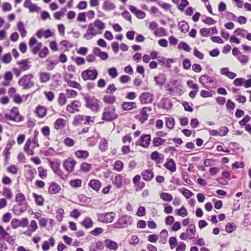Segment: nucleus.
<instances>
[{"label":"nucleus","instance_id":"obj_1","mask_svg":"<svg viewBox=\"0 0 251 251\" xmlns=\"http://www.w3.org/2000/svg\"><path fill=\"white\" fill-rule=\"evenodd\" d=\"M105 28V24L100 20H96L94 23L88 25V29L83 37L86 40H90L97 34H101Z\"/></svg>","mask_w":251,"mask_h":251},{"label":"nucleus","instance_id":"obj_2","mask_svg":"<svg viewBox=\"0 0 251 251\" xmlns=\"http://www.w3.org/2000/svg\"><path fill=\"white\" fill-rule=\"evenodd\" d=\"M118 117V114L116 112V108L112 105L106 106L103 109L101 119L110 122L116 119Z\"/></svg>","mask_w":251,"mask_h":251},{"label":"nucleus","instance_id":"obj_3","mask_svg":"<svg viewBox=\"0 0 251 251\" xmlns=\"http://www.w3.org/2000/svg\"><path fill=\"white\" fill-rule=\"evenodd\" d=\"M91 122L94 123V120L90 116L78 114L74 116L72 124L75 127H78L88 125Z\"/></svg>","mask_w":251,"mask_h":251},{"label":"nucleus","instance_id":"obj_4","mask_svg":"<svg viewBox=\"0 0 251 251\" xmlns=\"http://www.w3.org/2000/svg\"><path fill=\"white\" fill-rule=\"evenodd\" d=\"M85 106L94 113L100 111V101L95 97H84Z\"/></svg>","mask_w":251,"mask_h":251},{"label":"nucleus","instance_id":"obj_5","mask_svg":"<svg viewBox=\"0 0 251 251\" xmlns=\"http://www.w3.org/2000/svg\"><path fill=\"white\" fill-rule=\"evenodd\" d=\"M33 77L32 74L25 75L19 80L18 83L23 89H28L34 85V82L31 81Z\"/></svg>","mask_w":251,"mask_h":251},{"label":"nucleus","instance_id":"obj_6","mask_svg":"<svg viewBox=\"0 0 251 251\" xmlns=\"http://www.w3.org/2000/svg\"><path fill=\"white\" fill-rule=\"evenodd\" d=\"M77 161L73 157H69L63 161V167L68 173L70 174L75 171Z\"/></svg>","mask_w":251,"mask_h":251},{"label":"nucleus","instance_id":"obj_7","mask_svg":"<svg viewBox=\"0 0 251 251\" xmlns=\"http://www.w3.org/2000/svg\"><path fill=\"white\" fill-rule=\"evenodd\" d=\"M82 107L81 102L78 100H75L67 105L66 110L71 114L79 112Z\"/></svg>","mask_w":251,"mask_h":251},{"label":"nucleus","instance_id":"obj_8","mask_svg":"<svg viewBox=\"0 0 251 251\" xmlns=\"http://www.w3.org/2000/svg\"><path fill=\"white\" fill-rule=\"evenodd\" d=\"M81 76L85 81L88 80H94L98 76V72L95 69L93 70L87 69L81 73Z\"/></svg>","mask_w":251,"mask_h":251},{"label":"nucleus","instance_id":"obj_9","mask_svg":"<svg viewBox=\"0 0 251 251\" xmlns=\"http://www.w3.org/2000/svg\"><path fill=\"white\" fill-rule=\"evenodd\" d=\"M116 214L112 212L98 215V221L103 223H111L114 220Z\"/></svg>","mask_w":251,"mask_h":251},{"label":"nucleus","instance_id":"obj_10","mask_svg":"<svg viewBox=\"0 0 251 251\" xmlns=\"http://www.w3.org/2000/svg\"><path fill=\"white\" fill-rule=\"evenodd\" d=\"M151 141V136L150 134H143L138 140L136 144L145 149H148L150 147Z\"/></svg>","mask_w":251,"mask_h":251},{"label":"nucleus","instance_id":"obj_11","mask_svg":"<svg viewBox=\"0 0 251 251\" xmlns=\"http://www.w3.org/2000/svg\"><path fill=\"white\" fill-rule=\"evenodd\" d=\"M29 224L27 218H23L21 220L14 218L11 222V226L13 229H17L19 227H25Z\"/></svg>","mask_w":251,"mask_h":251},{"label":"nucleus","instance_id":"obj_12","mask_svg":"<svg viewBox=\"0 0 251 251\" xmlns=\"http://www.w3.org/2000/svg\"><path fill=\"white\" fill-rule=\"evenodd\" d=\"M130 217L123 216L120 217L117 222L114 223L113 226L115 228H122L127 226L129 224Z\"/></svg>","mask_w":251,"mask_h":251},{"label":"nucleus","instance_id":"obj_13","mask_svg":"<svg viewBox=\"0 0 251 251\" xmlns=\"http://www.w3.org/2000/svg\"><path fill=\"white\" fill-rule=\"evenodd\" d=\"M36 146L33 144L31 138H28L25 144L24 151L28 155H33L34 154V149Z\"/></svg>","mask_w":251,"mask_h":251},{"label":"nucleus","instance_id":"obj_14","mask_svg":"<svg viewBox=\"0 0 251 251\" xmlns=\"http://www.w3.org/2000/svg\"><path fill=\"white\" fill-rule=\"evenodd\" d=\"M152 108L151 107H144L142 108L138 115V119L142 123H144L147 121L149 118V115L147 113L148 111H151Z\"/></svg>","mask_w":251,"mask_h":251},{"label":"nucleus","instance_id":"obj_15","mask_svg":"<svg viewBox=\"0 0 251 251\" xmlns=\"http://www.w3.org/2000/svg\"><path fill=\"white\" fill-rule=\"evenodd\" d=\"M153 95L148 92H144L139 96V100L141 104L151 103L153 101Z\"/></svg>","mask_w":251,"mask_h":251},{"label":"nucleus","instance_id":"obj_16","mask_svg":"<svg viewBox=\"0 0 251 251\" xmlns=\"http://www.w3.org/2000/svg\"><path fill=\"white\" fill-rule=\"evenodd\" d=\"M48 108L43 105L39 104L35 109V113L39 118H43L47 116Z\"/></svg>","mask_w":251,"mask_h":251},{"label":"nucleus","instance_id":"obj_17","mask_svg":"<svg viewBox=\"0 0 251 251\" xmlns=\"http://www.w3.org/2000/svg\"><path fill=\"white\" fill-rule=\"evenodd\" d=\"M60 186L55 182H51L49 183L48 193L50 195L58 194L61 191Z\"/></svg>","mask_w":251,"mask_h":251},{"label":"nucleus","instance_id":"obj_18","mask_svg":"<svg viewBox=\"0 0 251 251\" xmlns=\"http://www.w3.org/2000/svg\"><path fill=\"white\" fill-rule=\"evenodd\" d=\"M128 9L130 11L134 14L138 19H143L146 16V13L144 11L138 9L135 6L133 5H129Z\"/></svg>","mask_w":251,"mask_h":251},{"label":"nucleus","instance_id":"obj_19","mask_svg":"<svg viewBox=\"0 0 251 251\" xmlns=\"http://www.w3.org/2000/svg\"><path fill=\"white\" fill-rule=\"evenodd\" d=\"M74 154L77 159L83 160H85L87 159L90 155V153L88 151L83 150H76L74 152Z\"/></svg>","mask_w":251,"mask_h":251},{"label":"nucleus","instance_id":"obj_20","mask_svg":"<svg viewBox=\"0 0 251 251\" xmlns=\"http://www.w3.org/2000/svg\"><path fill=\"white\" fill-rule=\"evenodd\" d=\"M143 179L146 181H151L154 176L152 169L143 170L141 173Z\"/></svg>","mask_w":251,"mask_h":251},{"label":"nucleus","instance_id":"obj_21","mask_svg":"<svg viewBox=\"0 0 251 251\" xmlns=\"http://www.w3.org/2000/svg\"><path fill=\"white\" fill-rule=\"evenodd\" d=\"M38 228L37 223L35 220H31L28 226V230L24 231L23 234L25 235L31 236V233L35 232Z\"/></svg>","mask_w":251,"mask_h":251},{"label":"nucleus","instance_id":"obj_22","mask_svg":"<svg viewBox=\"0 0 251 251\" xmlns=\"http://www.w3.org/2000/svg\"><path fill=\"white\" fill-rule=\"evenodd\" d=\"M151 158L156 164H161L164 161V155L157 151H154L151 154Z\"/></svg>","mask_w":251,"mask_h":251},{"label":"nucleus","instance_id":"obj_23","mask_svg":"<svg viewBox=\"0 0 251 251\" xmlns=\"http://www.w3.org/2000/svg\"><path fill=\"white\" fill-rule=\"evenodd\" d=\"M200 83L202 84L204 88H208V87L206 86V84L212 83L214 80L212 77L206 75H203L201 76L199 79Z\"/></svg>","mask_w":251,"mask_h":251},{"label":"nucleus","instance_id":"obj_24","mask_svg":"<svg viewBox=\"0 0 251 251\" xmlns=\"http://www.w3.org/2000/svg\"><path fill=\"white\" fill-rule=\"evenodd\" d=\"M121 107L124 111H130L137 108V104L134 101H124Z\"/></svg>","mask_w":251,"mask_h":251},{"label":"nucleus","instance_id":"obj_25","mask_svg":"<svg viewBox=\"0 0 251 251\" xmlns=\"http://www.w3.org/2000/svg\"><path fill=\"white\" fill-rule=\"evenodd\" d=\"M92 169V164L86 162H83L80 164L78 171L81 173L86 174L91 171Z\"/></svg>","mask_w":251,"mask_h":251},{"label":"nucleus","instance_id":"obj_26","mask_svg":"<svg viewBox=\"0 0 251 251\" xmlns=\"http://www.w3.org/2000/svg\"><path fill=\"white\" fill-rule=\"evenodd\" d=\"M67 124L66 121L61 118H59L56 120L53 124V127L55 129L58 130L64 128Z\"/></svg>","mask_w":251,"mask_h":251},{"label":"nucleus","instance_id":"obj_27","mask_svg":"<svg viewBox=\"0 0 251 251\" xmlns=\"http://www.w3.org/2000/svg\"><path fill=\"white\" fill-rule=\"evenodd\" d=\"M39 81L41 83H46L51 78L50 74L46 72H40L39 74Z\"/></svg>","mask_w":251,"mask_h":251},{"label":"nucleus","instance_id":"obj_28","mask_svg":"<svg viewBox=\"0 0 251 251\" xmlns=\"http://www.w3.org/2000/svg\"><path fill=\"white\" fill-rule=\"evenodd\" d=\"M112 183L116 188L120 189L122 188L123 183V176L121 174H117L112 179Z\"/></svg>","mask_w":251,"mask_h":251},{"label":"nucleus","instance_id":"obj_29","mask_svg":"<svg viewBox=\"0 0 251 251\" xmlns=\"http://www.w3.org/2000/svg\"><path fill=\"white\" fill-rule=\"evenodd\" d=\"M32 197L34 200L35 204L39 206H43L44 205L45 198L42 195L35 193H32Z\"/></svg>","mask_w":251,"mask_h":251},{"label":"nucleus","instance_id":"obj_30","mask_svg":"<svg viewBox=\"0 0 251 251\" xmlns=\"http://www.w3.org/2000/svg\"><path fill=\"white\" fill-rule=\"evenodd\" d=\"M101 185V182L99 180L96 179L90 180L88 183V186L96 192H98L100 190Z\"/></svg>","mask_w":251,"mask_h":251},{"label":"nucleus","instance_id":"obj_31","mask_svg":"<svg viewBox=\"0 0 251 251\" xmlns=\"http://www.w3.org/2000/svg\"><path fill=\"white\" fill-rule=\"evenodd\" d=\"M164 166L166 169L172 172H175L176 170V164L174 160L172 158L167 159Z\"/></svg>","mask_w":251,"mask_h":251},{"label":"nucleus","instance_id":"obj_32","mask_svg":"<svg viewBox=\"0 0 251 251\" xmlns=\"http://www.w3.org/2000/svg\"><path fill=\"white\" fill-rule=\"evenodd\" d=\"M29 62L28 59L21 60L17 62V64L19 66L20 69L23 71H25L29 69L30 66L29 65Z\"/></svg>","mask_w":251,"mask_h":251},{"label":"nucleus","instance_id":"obj_33","mask_svg":"<svg viewBox=\"0 0 251 251\" xmlns=\"http://www.w3.org/2000/svg\"><path fill=\"white\" fill-rule=\"evenodd\" d=\"M50 166L54 173L63 178L62 176L63 175V173L60 168V164L59 163L51 162Z\"/></svg>","mask_w":251,"mask_h":251},{"label":"nucleus","instance_id":"obj_34","mask_svg":"<svg viewBox=\"0 0 251 251\" xmlns=\"http://www.w3.org/2000/svg\"><path fill=\"white\" fill-rule=\"evenodd\" d=\"M10 113L14 117V118H17L18 121L16 123L21 122L24 121V117L22 116L19 111V109L17 107H13L10 110Z\"/></svg>","mask_w":251,"mask_h":251},{"label":"nucleus","instance_id":"obj_35","mask_svg":"<svg viewBox=\"0 0 251 251\" xmlns=\"http://www.w3.org/2000/svg\"><path fill=\"white\" fill-rule=\"evenodd\" d=\"M104 242L106 248L110 250L116 251L118 248V244L110 239H106Z\"/></svg>","mask_w":251,"mask_h":251},{"label":"nucleus","instance_id":"obj_36","mask_svg":"<svg viewBox=\"0 0 251 251\" xmlns=\"http://www.w3.org/2000/svg\"><path fill=\"white\" fill-rule=\"evenodd\" d=\"M55 240L53 237H50L49 241H44L42 245V249L44 251H48L50 247V245L51 247H53L55 245Z\"/></svg>","mask_w":251,"mask_h":251},{"label":"nucleus","instance_id":"obj_37","mask_svg":"<svg viewBox=\"0 0 251 251\" xmlns=\"http://www.w3.org/2000/svg\"><path fill=\"white\" fill-rule=\"evenodd\" d=\"M80 224L85 229H89L93 227L94 223L90 217H86L80 223Z\"/></svg>","mask_w":251,"mask_h":251},{"label":"nucleus","instance_id":"obj_38","mask_svg":"<svg viewBox=\"0 0 251 251\" xmlns=\"http://www.w3.org/2000/svg\"><path fill=\"white\" fill-rule=\"evenodd\" d=\"M69 183L72 188L76 189L82 186V180L78 178L73 179H71Z\"/></svg>","mask_w":251,"mask_h":251},{"label":"nucleus","instance_id":"obj_39","mask_svg":"<svg viewBox=\"0 0 251 251\" xmlns=\"http://www.w3.org/2000/svg\"><path fill=\"white\" fill-rule=\"evenodd\" d=\"M166 140L160 137H155L153 138L152 143L154 147H159L165 145Z\"/></svg>","mask_w":251,"mask_h":251},{"label":"nucleus","instance_id":"obj_40","mask_svg":"<svg viewBox=\"0 0 251 251\" xmlns=\"http://www.w3.org/2000/svg\"><path fill=\"white\" fill-rule=\"evenodd\" d=\"M196 232V227L194 225H190L187 228L186 233L188 236L189 239H192L194 238Z\"/></svg>","mask_w":251,"mask_h":251},{"label":"nucleus","instance_id":"obj_41","mask_svg":"<svg viewBox=\"0 0 251 251\" xmlns=\"http://www.w3.org/2000/svg\"><path fill=\"white\" fill-rule=\"evenodd\" d=\"M165 125L168 128H169L170 130H171L174 128L175 125V121L173 117H165Z\"/></svg>","mask_w":251,"mask_h":251},{"label":"nucleus","instance_id":"obj_42","mask_svg":"<svg viewBox=\"0 0 251 251\" xmlns=\"http://www.w3.org/2000/svg\"><path fill=\"white\" fill-rule=\"evenodd\" d=\"M102 8L105 11H110L114 10L116 8V5L111 1L106 0L104 1Z\"/></svg>","mask_w":251,"mask_h":251},{"label":"nucleus","instance_id":"obj_43","mask_svg":"<svg viewBox=\"0 0 251 251\" xmlns=\"http://www.w3.org/2000/svg\"><path fill=\"white\" fill-rule=\"evenodd\" d=\"M67 102V97L65 93H61L59 94L57 99V102L59 105L62 106L66 104Z\"/></svg>","mask_w":251,"mask_h":251},{"label":"nucleus","instance_id":"obj_44","mask_svg":"<svg viewBox=\"0 0 251 251\" xmlns=\"http://www.w3.org/2000/svg\"><path fill=\"white\" fill-rule=\"evenodd\" d=\"M116 97L115 96L105 95L102 98L103 101L108 104H112L115 102Z\"/></svg>","mask_w":251,"mask_h":251},{"label":"nucleus","instance_id":"obj_45","mask_svg":"<svg viewBox=\"0 0 251 251\" xmlns=\"http://www.w3.org/2000/svg\"><path fill=\"white\" fill-rule=\"evenodd\" d=\"M15 201L20 205L24 204L26 201L25 196L22 193H18L16 195Z\"/></svg>","mask_w":251,"mask_h":251},{"label":"nucleus","instance_id":"obj_46","mask_svg":"<svg viewBox=\"0 0 251 251\" xmlns=\"http://www.w3.org/2000/svg\"><path fill=\"white\" fill-rule=\"evenodd\" d=\"M38 176L42 179H45L48 176L47 170L43 166H40L38 168Z\"/></svg>","mask_w":251,"mask_h":251},{"label":"nucleus","instance_id":"obj_47","mask_svg":"<svg viewBox=\"0 0 251 251\" xmlns=\"http://www.w3.org/2000/svg\"><path fill=\"white\" fill-rule=\"evenodd\" d=\"M17 27L18 30L20 32L21 36L23 38H24L26 35L27 31L25 30L24 25L22 21H20L18 23Z\"/></svg>","mask_w":251,"mask_h":251},{"label":"nucleus","instance_id":"obj_48","mask_svg":"<svg viewBox=\"0 0 251 251\" xmlns=\"http://www.w3.org/2000/svg\"><path fill=\"white\" fill-rule=\"evenodd\" d=\"M155 36L159 37L166 36L167 32L166 30L163 27L157 28L153 32Z\"/></svg>","mask_w":251,"mask_h":251},{"label":"nucleus","instance_id":"obj_49","mask_svg":"<svg viewBox=\"0 0 251 251\" xmlns=\"http://www.w3.org/2000/svg\"><path fill=\"white\" fill-rule=\"evenodd\" d=\"M108 143L107 140L105 138H103L100 142L99 149L101 151L105 152L108 149Z\"/></svg>","mask_w":251,"mask_h":251},{"label":"nucleus","instance_id":"obj_50","mask_svg":"<svg viewBox=\"0 0 251 251\" xmlns=\"http://www.w3.org/2000/svg\"><path fill=\"white\" fill-rule=\"evenodd\" d=\"M160 197L161 200L164 201L170 202L173 200V196L169 193L163 192L160 195Z\"/></svg>","mask_w":251,"mask_h":251},{"label":"nucleus","instance_id":"obj_51","mask_svg":"<svg viewBox=\"0 0 251 251\" xmlns=\"http://www.w3.org/2000/svg\"><path fill=\"white\" fill-rule=\"evenodd\" d=\"M2 195L5 197L8 200H11L13 197L11 190L10 188H7L6 187H4L3 188Z\"/></svg>","mask_w":251,"mask_h":251},{"label":"nucleus","instance_id":"obj_52","mask_svg":"<svg viewBox=\"0 0 251 251\" xmlns=\"http://www.w3.org/2000/svg\"><path fill=\"white\" fill-rule=\"evenodd\" d=\"M6 171L13 175H17L18 173V169L14 164H11L6 168Z\"/></svg>","mask_w":251,"mask_h":251},{"label":"nucleus","instance_id":"obj_53","mask_svg":"<svg viewBox=\"0 0 251 251\" xmlns=\"http://www.w3.org/2000/svg\"><path fill=\"white\" fill-rule=\"evenodd\" d=\"M176 214L179 216L184 217L188 215V212L184 206H182L180 208L176 210Z\"/></svg>","mask_w":251,"mask_h":251},{"label":"nucleus","instance_id":"obj_54","mask_svg":"<svg viewBox=\"0 0 251 251\" xmlns=\"http://www.w3.org/2000/svg\"><path fill=\"white\" fill-rule=\"evenodd\" d=\"M67 85L69 87L77 89L79 91L81 90V87L80 84L78 82H77L75 81L68 80L67 81Z\"/></svg>","mask_w":251,"mask_h":251},{"label":"nucleus","instance_id":"obj_55","mask_svg":"<svg viewBox=\"0 0 251 251\" xmlns=\"http://www.w3.org/2000/svg\"><path fill=\"white\" fill-rule=\"evenodd\" d=\"M178 190L186 199L191 198L194 195L191 191L185 188H180Z\"/></svg>","mask_w":251,"mask_h":251},{"label":"nucleus","instance_id":"obj_56","mask_svg":"<svg viewBox=\"0 0 251 251\" xmlns=\"http://www.w3.org/2000/svg\"><path fill=\"white\" fill-rule=\"evenodd\" d=\"M113 168L118 172H121L124 168V163L121 160H117L114 163Z\"/></svg>","mask_w":251,"mask_h":251},{"label":"nucleus","instance_id":"obj_57","mask_svg":"<svg viewBox=\"0 0 251 251\" xmlns=\"http://www.w3.org/2000/svg\"><path fill=\"white\" fill-rule=\"evenodd\" d=\"M44 94L45 97L46 98V99H47V100L50 102L52 101L54 99L55 95H54V92L52 91H45L44 92Z\"/></svg>","mask_w":251,"mask_h":251},{"label":"nucleus","instance_id":"obj_58","mask_svg":"<svg viewBox=\"0 0 251 251\" xmlns=\"http://www.w3.org/2000/svg\"><path fill=\"white\" fill-rule=\"evenodd\" d=\"M65 91L68 98H75L78 95L77 92L73 89H67Z\"/></svg>","mask_w":251,"mask_h":251},{"label":"nucleus","instance_id":"obj_59","mask_svg":"<svg viewBox=\"0 0 251 251\" xmlns=\"http://www.w3.org/2000/svg\"><path fill=\"white\" fill-rule=\"evenodd\" d=\"M63 143L68 147H72L75 144V141L74 139L67 137L64 139Z\"/></svg>","mask_w":251,"mask_h":251},{"label":"nucleus","instance_id":"obj_60","mask_svg":"<svg viewBox=\"0 0 251 251\" xmlns=\"http://www.w3.org/2000/svg\"><path fill=\"white\" fill-rule=\"evenodd\" d=\"M64 211L63 208H59L56 211V220L60 222H61L64 218Z\"/></svg>","mask_w":251,"mask_h":251},{"label":"nucleus","instance_id":"obj_61","mask_svg":"<svg viewBox=\"0 0 251 251\" xmlns=\"http://www.w3.org/2000/svg\"><path fill=\"white\" fill-rule=\"evenodd\" d=\"M29 169L26 170V174L28 176V178L32 180L34 178V176L36 174L35 169L32 168L31 166H29Z\"/></svg>","mask_w":251,"mask_h":251},{"label":"nucleus","instance_id":"obj_62","mask_svg":"<svg viewBox=\"0 0 251 251\" xmlns=\"http://www.w3.org/2000/svg\"><path fill=\"white\" fill-rule=\"evenodd\" d=\"M7 236L11 238L9 233L4 229L2 226L0 225V240L4 239Z\"/></svg>","mask_w":251,"mask_h":251},{"label":"nucleus","instance_id":"obj_63","mask_svg":"<svg viewBox=\"0 0 251 251\" xmlns=\"http://www.w3.org/2000/svg\"><path fill=\"white\" fill-rule=\"evenodd\" d=\"M39 135V132L38 130H35L34 131V137L32 139H31V141L33 145L37 147L39 146L38 143V136Z\"/></svg>","mask_w":251,"mask_h":251},{"label":"nucleus","instance_id":"obj_64","mask_svg":"<svg viewBox=\"0 0 251 251\" xmlns=\"http://www.w3.org/2000/svg\"><path fill=\"white\" fill-rule=\"evenodd\" d=\"M237 58L239 62L243 64H247L249 60V58L247 55L243 54H241L240 55L238 56Z\"/></svg>","mask_w":251,"mask_h":251}]
</instances>
